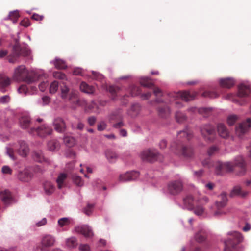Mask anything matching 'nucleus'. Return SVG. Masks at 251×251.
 I'll return each mask as SVG.
<instances>
[{"mask_svg":"<svg viewBox=\"0 0 251 251\" xmlns=\"http://www.w3.org/2000/svg\"><path fill=\"white\" fill-rule=\"evenodd\" d=\"M192 137L190 130L186 129L178 132L176 141L171 145V149L176 154L182 155L185 157L189 158L193 154V149L190 147L184 146L183 142L190 140Z\"/></svg>","mask_w":251,"mask_h":251,"instance_id":"obj_1","label":"nucleus"},{"mask_svg":"<svg viewBox=\"0 0 251 251\" xmlns=\"http://www.w3.org/2000/svg\"><path fill=\"white\" fill-rule=\"evenodd\" d=\"M202 163L204 167L208 168L215 167V172L219 175H223L226 172L232 171L235 166L240 168L243 171V173L245 171V162L243 158L241 157H238L233 162H222L221 161H217L214 163L208 158L203 160Z\"/></svg>","mask_w":251,"mask_h":251,"instance_id":"obj_2","label":"nucleus"},{"mask_svg":"<svg viewBox=\"0 0 251 251\" xmlns=\"http://www.w3.org/2000/svg\"><path fill=\"white\" fill-rule=\"evenodd\" d=\"M229 238L224 242L225 251H242L238 249V245L243 241L242 234L236 231L229 233Z\"/></svg>","mask_w":251,"mask_h":251,"instance_id":"obj_3","label":"nucleus"},{"mask_svg":"<svg viewBox=\"0 0 251 251\" xmlns=\"http://www.w3.org/2000/svg\"><path fill=\"white\" fill-rule=\"evenodd\" d=\"M37 78V74L34 72H29L25 66H20L17 68V81L19 80L30 83L35 81Z\"/></svg>","mask_w":251,"mask_h":251,"instance_id":"obj_4","label":"nucleus"},{"mask_svg":"<svg viewBox=\"0 0 251 251\" xmlns=\"http://www.w3.org/2000/svg\"><path fill=\"white\" fill-rule=\"evenodd\" d=\"M197 93L195 91H180L177 93H172L169 94V97L172 98L175 100V104L176 106L179 107L181 106V103L179 99L176 98H180L182 100L185 101H190L194 99L197 96Z\"/></svg>","mask_w":251,"mask_h":251,"instance_id":"obj_5","label":"nucleus"},{"mask_svg":"<svg viewBox=\"0 0 251 251\" xmlns=\"http://www.w3.org/2000/svg\"><path fill=\"white\" fill-rule=\"evenodd\" d=\"M17 42L18 39H17ZM30 55L31 51L27 45H18L17 43V62L19 61L21 58L25 62L28 60L32 59Z\"/></svg>","mask_w":251,"mask_h":251,"instance_id":"obj_6","label":"nucleus"},{"mask_svg":"<svg viewBox=\"0 0 251 251\" xmlns=\"http://www.w3.org/2000/svg\"><path fill=\"white\" fill-rule=\"evenodd\" d=\"M201 133L206 141L212 142L215 138V127L211 124L203 125L201 127Z\"/></svg>","mask_w":251,"mask_h":251,"instance_id":"obj_7","label":"nucleus"},{"mask_svg":"<svg viewBox=\"0 0 251 251\" xmlns=\"http://www.w3.org/2000/svg\"><path fill=\"white\" fill-rule=\"evenodd\" d=\"M61 98L65 100H68L75 104L78 103L79 100L77 97V92L73 89H70L66 85L61 87Z\"/></svg>","mask_w":251,"mask_h":251,"instance_id":"obj_8","label":"nucleus"},{"mask_svg":"<svg viewBox=\"0 0 251 251\" xmlns=\"http://www.w3.org/2000/svg\"><path fill=\"white\" fill-rule=\"evenodd\" d=\"M183 189V184L181 179L171 181L167 184V192L172 196L179 195Z\"/></svg>","mask_w":251,"mask_h":251,"instance_id":"obj_9","label":"nucleus"},{"mask_svg":"<svg viewBox=\"0 0 251 251\" xmlns=\"http://www.w3.org/2000/svg\"><path fill=\"white\" fill-rule=\"evenodd\" d=\"M227 201V198L226 193H222L218 196V200L215 202L217 210L214 212V215L215 216H219L225 214L222 208L226 206Z\"/></svg>","mask_w":251,"mask_h":251,"instance_id":"obj_10","label":"nucleus"},{"mask_svg":"<svg viewBox=\"0 0 251 251\" xmlns=\"http://www.w3.org/2000/svg\"><path fill=\"white\" fill-rule=\"evenodd\" d=\"M161 155L156 150H147L144 151L141 154L142 160L148 162H153L160 160Z\"/></svg>","mask_w":251,"mask_h":251,"instance_id":"obj_11","label":"nucleus"},{"mask_svg":"<svg viewBox=\"0 0 251 251\" xmlns=\"http://www.w3.org/2000/svg\"><path fill=\"white\" fill-rule=\"evenodd\" d=\"M29 133L33 135H37L41 137H44L50 135L52 132V129L46 125H42L37 128L31 127Z\"/></svg>","mask_w":251,"mask_h":251,"instance_id":"obj_12","label":"nucleus"},{"mask_svg":"<svg viewBox=\"0 0 251 251\" xmlns=\"http://www.w3.org/2000/svg\"><path fill=\"white\" fill-rule=\"evenodd\" d=\"M251 126V119L248 118L246 121L243 122L239 124L238 126L236 127V133L239 136H242L245 134Z\"/></svg>","mask_w":251,"mask_h":251,"instance_id":"obj_13","label":"nucleus"},{"mask_svg":"<svg viewBox=\"0 0 251 251\" xmlns=\"http://www.w3.org/2000/svg\"><path fill=\"white\" fill-rule=\"evenodd\" d=\"M0 198L3 204L6 206H9L14 202L13 196L8 190L1 191L0 193Z\"/></svg>","mask_w":251,"mask_h":251,"instance_id":"obj_14","label":"nucleus"},{"mask_svg":"<svg viewBox=\"0 0 251 251\" xmlns=\"http://www.w3.org/2000/svg\"><path fill=\"white\" fill-rule=\"evenodd\" d=\"M139 176V173L137 171L127 172L125 174H121L119 177L120 182H124L136 179Z\"/></svg>","mask_w":251,"mask_h":251,"instance_id":"obj_15","label":"nucleus"},{"mask_svg":"<svg viewBox=\"0 0 251 251\" xmlns=\"http://www.w3.org/2000/svg\"><path fill=\"white\" fill-rule=\"evenodd\" d=\"M75 230L76 233L82 234L85 237L89 238L93 235L91 229L87 225L77 226Z\"/></svg>","mask_w":251,"mask_h":251,"instance_id":"obj_16","label":"nucleus"},{"mask_svg":"<svg viewBox=\"0 0 251 251\" xmlns=\"http://www.w3.org/2000/svg\"><path fill=\"white\" fill-rule=\"evenodd\" d=\"M19 126L23 129H26L31 125L30 118L26 113L21 114L19 117Z\"/></svg>","mask_w":251,"mask_h":251,"instance_id":"obj_17","label":"nucleus"},{"mask_svg":"<svg viewBox=\"0 0 251 251\" xmlns=\"http://www.w3.org/2000/svg\"><path fill=\"white\" fill-rule=\"evenodd\" d=\"M55 242V237L50 234L44 235L41 240V244L45 246L47 249L53 246Z\"/></svg>","mask_w":251,"mask_h":251,"instance_id":"obj_18","label":"nucleus"},{"mask_svg":"<svg viewBox=\"0 0 251 251\" xmlns=\"http://www.w3.org/2000/svg\"><path fill=\"white\" fill-rule=\"evenodd\" d=\"M54 129L58 132H63L66 128V125L63 120L61 118H56L54 120Z\"/></svg>","mask_w":251,"mask_h":251,"instance_id":"obj_19","label":"nucleus"},{"mask_svg":"<svg viewBox=\"0 0 251 251\" xmlns=\"http://www.w3.org/2000/svg\"><path fill=\"white\" fill-rule=\"evenodd\" d=\"M32 170L30 169H26L24 171H19L18 173L19 178L24 181H27L30 180L33 174L31 172Z\"/></svg>","mask_w":251,"mask_h":251,"instance_id":"obj_20","label":"nucleus"},{"mask_svg":"<svg viewBox=\"0 0 251 251\" xmlns=\"http://www.w3.org/2000/svg\"><path fill=\"white\" fill-rule=\"evenodd\" d=\"M19 144L18 153L23 157L26 156L29 152V148L27 145L24 141H20Z\"/></svg>","mask_w":251,"mask_h":251,"instance_id":"obj_21","label":"nucleus"},{"mask_svg":"<svg viewBox=\"0 0 251 251\" xmlns=\"http://www.w3.org/2000/svg\"><path fill=\"white\" fill-rule=\"evenodd\" d=\"M219 84L222 87L230 88L234 85L235 81L230 78H223L220 79Z\"/></svg>","mask_w":251,"mask_h":251,"instance_id":"obj_22","label":"nucleus"},{"mask_svg":"<svg viewBox=\"0 0 251 251\" xmlns=\"http://www.w3.org/2000/svg\"><path fill=\"white\" fill-rule=\"evenodd\" d=\"M217 131L219 135L222 138H226L229 136V131L225 125L223 124H219L217 125Z\"/></svg>","mask_w":251,"mask_h":251,"instance_id":"obj_23","label":"nucleus"},{"mask_svg":"<svg viewBox=\"0 0 251 251\" xmlns=\"http://www.w3.org/2000/svg\"><path fill=\"white\" fill-rule=\"evenodd\" d=\"M250 92V88L247 85L241 84L238 87V96L240 97L248 96Z\"/></svg>","mask_w":251,"mask_h":251,"instance_id":"obj_24","label":"nucleus"},{"mask_svg":"<svg viewBox=\"0 0 251 251\" xmlns=\"http://www.w3.org/2000/svg\"><path fill=\"white\" fill-rule=\"evenodd\" d=\"M33 159L38 162H43L46 161V158L43 153V152L40 150L35 151L32 153Z\"/></svg>","mask_w":251,"mask_h":251,"instance_id":"obj_25","label":"nucleus"},{"mask_svg":"<svg viewBox=\"0 0 251 251\" xmlns=\"http://www.w3.org/2000/svg\"><path fill=\"white\" fill-rule=\"evenodd\" d=\"M158 114L162 118L168 117L171 113L170 108L167 105H163L158 108Z\"/></svg>","mask_w":251,"mask_h":251,"instance_id":"obj_26","label":"nucleus"},{"mask_svg":"<svg viewBox=\"0 0 251 251\" xmlns=\"http://www.w3.org/2000/svg\"><path fill=\"white\" fill-rule=\"evenodd\" d=\"M10 84V80L4 75H0V90L4 93L6 91L5 87Z\"/></svg>","mask_w":251,"mask_h":251,"instance_id":"obj_27","label":"nucleus"},{"mask_svg":"<svg viewBox=\"0 0 251 251\" xmlns=\"http://www.w3.org/2000/svg\"><path fill=\"white\" fill-rule=\"evenodd\" d=\"M141 110V106L139 104H134L132 105L130 110L128 111V114L135 117L138 115Z\"/></svg>","mask_w":251,"mask_h":251,"instance_id":"obj_28","label":"nucleus"},{"mask_svg":"<svg viewBox=\"0 0 251 251\" xmlns=\"http://www.w3.org/2000/svg\"><path fill=\"white\" fill-rule=\"evenodd\" d=\"M206 237V233L203 229H201L196 233L195 238L196 241L201 243L205 241Z\"/></svg>","mask_w":251,"mask_h":251,"instance_id":"obj_29","label":"nucleus"},{"mask_svg":"<svg viewBox=\"0 0 251 251\" xmlns=\"http://www.w3.org/2000/svg\"><path fill=\"white\" fill-rule=\"evenodd\" d=\"M43 187L45 193L48 195L52 194L55 190L54 186L50 181H46L43 184Z\"/></svg>","mask_w":251,"mask_h":251,"instance_id":"obj_30","label":"nucleus"},{"mask_svg":"<svg viewBox=\"0 0 251 251\" xmlns=\"http://www.w3.org/2000/svg\"><path fill=\"white\" fill-rule=\"evenodd\" d=\"M80 89L82 92L87 94H93L94 92V88L84 82H81L80 85Z\"/></svg>","mask_w":251,"mask_h":251,"instance_id":"obj_31","label":"nucleus"},{"mask_svg":"<svg viewBox=\"0 0 251 251\" xmlns=\"http://www.w3.org/2000/svg\"><path fill=\"white\" fill-rule=\"evenodd\" d=\"M66 245L69 248H75L77 247L78 243L77 239L75 237H71L66 239Z\"/></svg>","mask_w":251,"mask_h":251,"instance_id":"obj_32","label":"nucleus"},{"mask_svg":"<svg viewBox=\"0 0 251 251\" xmlns=\"http://www.w3.org/2000/svg\"><path fill=\"white\" fill-rule=\"evenodd\" d=\"M194 199L191 195H188L183 199L184 204L188 209H192L194 207Z\"/></svg>","mask_w":251,"mask_h":251,"instance_id":"obj_33","label":"nucleus"},{"mask_svg":"<svg viewBox=\"0 0 251 251\" xmlns=\"http://www.w3.org/2000/svg\"><path fill=\"white\" fill-rule=\"evenodd\" d=\"M67 178V175L64 173H61L58 176L56 180L57 186L59 189H61L64 186V183Z\"/></svg>","mask_w":251,"mask_h":251,"instance_id":"obj_34","label":"nucleus"},{"mask_svg":"<svg viewBox=\"0 0 251 251\" xmlns=\"http://www.w3.org/2000/svg\"><path fill=\"white\" fill-rule=\"evenodd\" d=\"M53 64L55 68L58 69H64L67 67L65 62L61 59H55Z\"/></svg>","mask_w":251,"mask_h":251,"instance_id":"obj_35","label":"nucleus"},{"mask_svg":"<svg viewBox=\"0 0 251 251\" xmlns=\"http://www.w3.org/2000/svg\"><path fill=\"white\" fill-rule=\"evenodd\" d=\"M248 193L247 192H244L242 191L241 188L239 186H235L232 191V195H236L238 196H241L242 197H245L247 196Z\"/></svg>","mask_w":251,"mask_h":251,"instance_id":"obj_36","label":"nucleus"},{"mask_svg":"<svg viewBox=\"0 0 251 251\" xmlns=\"http://www.w3.org/2000/svg\"><path fill=\"white\" fill-rule=\"evenodd\" d=\"M175 118L176 122L179 123H182L186 121L187 120L186 116L184 113L180 111H177L176 112Z\"/></svg>","mask_w":251,"mask_h":251,"instance_id":"obj_37","label":"nucleus"},{"mask_svg":"<svg viewBox=\"0 0 251 251\" xmlns=\"http://www.w3.org/2000/svg\"><path fill=\"white\" fill-rule=\"evenodd\" d=\"M105 154L107 159L110 162L115 161L118 157L117 154L111 150L107 151Z\"/></svg>","mask_w":251,"mask_h":251,"instance_id":"obj_38","label":"nucleus"},{"mask_svg":"<svg viewBox=\"0 0 251 251\" xmlns=\"http://www.w3.org/2000/svg\"><path fill=\"white\" fill-rule=\"evenodd\" d=\"M48 147L50 151H53L59 147V143L55 140H52L48 143Z\"/></svg>","mask_w":251,"mask_h":251,"instance_id":"obj_39","label":"nucleus"},{"mask_svg":"<svg viewBox=\"0 0 251 251\" xmlns=\"http://www.w3.org/2000/svg\"><path fill=\"white\" fill-rule=\"evenodd\" d=\"M7 60L10 63L14 64L16 61V45L12 46V53L7 56Z\"/></svg>","mask_w":251,"mask_h":251,"instance_id":"obj_40","label":"nucleus"},{"mask_svg":"<svg viewBox=\"0 0 251 251\" xmlns=\"http://www.w3.org/2000/svg\"><path fill=\"white\" fill-rule=\"evenodd\" d=\"M140 84L142 86L148 88H150L153 85L151 80L148 77L141 78L140 80Z\"/></svg>","mask_w":251,"mask_h":251,"instance_id":"obj_41","label":"nucleus"},{"mask_svg":"<svg viewBox=\"0 0 251 251\" xmlns=\"http://www.w3.org/2000/svg\"><path fill=\"white\" fill-rule=\"evenodd\" d=\"M130 95L132 96H135L141 94V90L140 87L135 86L131 85L129 88Z\"/></svg>","mask_w":251,"mask_h":251,"instance_id":"obj_42","label":"nucleus"},{"mask_svg":"<svg viewBox=\"0 0 251 251\" xmlns=\"http://www.w3.org/2000/svg\"><path fill=\"white\" fill-rule=\"evenodd\" d=\"M64 143L69 147L73 146L75 144V139L70 136H66L63 139Z\"/></svg>","mask_w":251,"mask_h":251,"instance_id":"obj_43","label":"nucleus"},{"mask_svg":"<svg viewBox=\"0 0 251 251\" xmlns=\"http://www.w3.org/2000/svg\"><path fill=\"white\" fill-rule=\"evenodd\" d=\"M201 95L203 97L210 98H216L219 96L216 92L211 91H205L202 93Z\"/></svg>","mask_w":251,"mask_h":251,"instance_id":"obj_44","label":"nucleus"},{"mask_svg":"<svg viewBox=\"0 0 251 251\" xmlns=\"http://www.w3.org/2000/svg\"><path fill=\"white\" fill-rule=\"evenodd\" d=\"M120 88L118 86H110L108 88V91L114 99L117 94L120 91Z\"/></svg>","mask_w":251,"mask_h":251,"instance_id":"obj_45","label":"nucleus"},{"mask_svg":"<svg viewBox=\"0 0 251 251\" xmlns=\"http://www.w3.org/2000/svg\"><path fill=\"white\" fill-rule=\"evenodd\" d=\"M58 89V82L57 81L52 82L50 87V93L54 94L57 92Z\"/></svg>","mask_w":251,"mask_h":251,"instance_id":"obj_46","label":"nucleus"},{"mask_svg":"<svg viewBox=\"0 0 251 251\" xmlns=\"http://www.w3.org/2000/svg\"><path fill=\"white\" fill-rule=\"evenodd\" d=\"M70 223V220L68 218H62L58 221V224L60 227L68 225Z\"/></svg>","mask_w":251,"mask_h":251,"instance_id":"obj_47","label":"nucleus"},{"mask_svg":"<svg viewBox=\"0 0 251 251\" xmlns=\"http://www.w3.org/2000/svg\"><path fill=\"white\" fill-rule=\"evenodd\" d=\"M53 75L55 78L62 80L65 79L66 78V75L61 72H55L53 73Z\"/></svg>","mask_w":251,"mask_h":251,"instance_id":"obj_48","label":"nucleus"},{"mask_svg":"<svg viewBox=\"0 0 251 251\" xmlns=\"http://www.w3.org/2000/svg\"><path fill=\"white\" fill-rule=\"evenodd\" d=\"M237 116L236 115H230L227 118V123L229 126H232L237 120Z\"/></svg>","mask_w":251,"mask_h":251,"instance_id":"obj_49","label":"nucleus"},{"mask_svg":"<svg viewBox=\"0 0 251 251\" xmlns=\"http://www.w3.org/2000/svg\"><path fill=\"white\" fill-rule=\"evenodd\" d=\"M94 206L93 204H88L87 206L84 208V213L87 215H90L92 212V209Z\"/></svg>","mask_w":251,"mask_h":251,"instance_id":"obj_50","label":"nucleus"},{"mask_svg":"<svg viewBox=\"0 0 251 251\" xmlns=\"http://www.w3.org/2000/svg\"><path fill=\"white\" fill-rule=\"evenodd\" d=\"M218 151V148L215 146H212L209 148L207 151V153L209 156H212L216 153Z\"/></svg>","mask_w":251,"mask_h":251,"instance_id":"obj_51","label":"nucleus"},{"mask_svg":"<svg viewBox=\"0 0 251 251\" xmlns=\"http://www.w3.org/2000/svg\"><path fill=\"white\" fill-rule=\"evenodd\" d=\"M33 251H48V249L43 245H37L33 249Z\"/></svg>","mask_w":251,"mask_h":251,"instance_id":"obj_52","label":"nucleus"},{"mask_svg":"<svg viewBox=\"0 0 251 251\" xmlns=\"http://www.w3.org/2000/svg\"><path fill=\"white\" fill-rule=\"evenodd\" d=\"M92 77L93 79L100 80L103 78V76L102 75L99 74L98 72L92 71Z\"/></svg>","mask_w":251,"mask_h":251,"instance_id":"obj_53","label":"nucleus"},{"mask_svg":"<svg viewBox=\"0 0 251 251\" xmlns=\"http://www.w3.org/2000/svg\"><path fill=\"white\" fill-rule=\"evenodd\" d=\"M6 154L9 155L11 159H14V150L10 145L6 147Z\"/></svg>","mask_w":251,"mask_h":251,"instance_id":"obj_54","label":"nucleus"},{"mask_svg":"<svg viewBox=\"0 0 251 251\" xmlns=\"http://www.w3.org/2000/svg\"><path fill=\"white\" fill-rule=\"evenodd\" d=\"M194 213L198 215H201L204 212V209L201 206H196L194 210Z\"/></svg>","mask_w":251,"mask_h":251,"instance_id":"obj_55","label":"nucleus"},{"mask_svg":"<svg viewBox=\"0 0 251 251\" xmlns=\"http://www.w3.org/2000/svg\"><path fill=\"white\" fill-rule=\"evenodd\" d=\"M74 183L77 186H81L83 185V182L80 177L78 176H74L73 177Z\"/></svg>","mask_w":251,"mask_h":251,"instance_id":"obj_56","label":"nucleus"},{"mask_svg":"<svg viewBox=\"0 0 251 251\" xmlns=\"http://www.w3.org/2000/svg\"><path fill=\"white\" fill-rule=\"evenodd\" d=\"M10 99L9 95H4L0 98V102L2 104H6L9 101Z\"/></svg>","mask_w":251,"mask_h":251,"instance_id":"obj_57","label":"nucleus"},{"mask_svg":"<svg viewBox=\"0 0 251 251\" xmlns=\"http://www.w3.org/2000/svg\"><path fill=\"white\" fill-rule=\"evenodd\" d=\"M20 25L25 27H27L30 25L29 20L27 18H25L20 22Z\"/></svg>","mask_w":251,"mask_h":251,"instance_id":"obj_58","label":"nucleus"},{"mask_svg":"<svg viewBox=\"0 0 251 251\" xmlns=\"http://www.w3.org/2000/svg\"><path fill=\"white\" fill-rule=\"evenodd\" d=\"M210 110L208 108H202L199 110V112L203 114L204 116H208Z\"/></svg>","mask_w":251,"mask_h":251,"instance_id":"obj_59","label":"nucleus"},{"mask_svg":"<svg viewBox=\"0 0 251 251\" xmlns=\"http://www.w3.org/2000/svg\"><path fill=\"white\" fill-rule=\"evenodd\" d=\"M18 91L19 93L25 94L27 92V88L26 85H22L18 88Z\"/></svg>","mask_w":251,"mask_h":251,"instance_id":"obj_60","label":"nucleus"},{"mask_svg":"<svg viewBox=\"0 0 251 251\" xmlns=\"http://www.w3.org/2000/svg\"><path fill=\"white\" fill-rule=\"evenodd\" d=\"M12 170L8 166H4L2 168V173L5 174H11Z\"/></svg>","mask_w":251,"mask_h":251,"instance_id":"obj_61","label":"nucleus"},{"mask_svg":"<svg viewBox=\"0 0 251 251\" xmlns=\"http://www.w3.org/2000/svg\"><path fill=\"white\" fill-rule=\"evenodd\" d=\"M48 86L47 82H42L39 85V88L41 91L44 92Z\"/></svg>","mask_w":251,"mask_h":251,"instance_id":"obj_62","label":"nucleus"},{"mask_svg":"<svg viewBox=\"0 0 251 251\" xmlns=\"http://www.w3.org/2000/svg\"><path fill=\"white\" fill-rule=\"evenodd\" d=\"M47 223V220L46 218H43L41 221L36 223V226L37 227H40L41 226L45 225Z\"/></svg>","mask_w":251,"mask_h":251,"instance_id":"obj_63","label":"nucleus"},{"mask_svg":"<svg viewBox=\"0 0 251 251\" xmlns=\"http://www.w3.org/2000/svg\"><path fill=\"white\" fill-rule=\"evenodd\" d=\"M79 250L80 251H89L90 247L87 244H81L79 246Z\"/></svg>","mask_w":251,"mask_h":251,"instance_id":"obj_64","label":"nucleus"}]
</instances>
